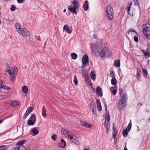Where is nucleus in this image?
Here are the masks:
<instances>
[{
    "instance_id": "nucleus-37",
    "label": "nucleus",
    "mask_w": 150,
    "mask_h": 150,
    "mask_svg": "<svg viewBox=\"0 0 150 150\" xmlns=\"http://www.w3.org/2000/svg\"><path fill=\"white\" fill-rule=\"evenodd\" d=\"M35 121L31 120H28V125H34L35 124Z\"/></svg>"
},
{
    "instance_id": "nucleus-5",
    "label": "nucleus",
    "mask_w": 150,
    "mask_h": 150,
    "mask_svg": "<svg viewBox=\"0 0 150 150\" xmlns=\"http://www.w3.org/2000/svg\"><path fill=\"white\" fill-rule=\"evenodd\" d=\"M111 53V51L107 47H104L100 52V55L101 57H103L110 56Z\"/></svg>"
},
{
    "instance_id": "nucleus-32",
    "label": "nucleus",
    "mask_w": 150,
    "mask_h": 150,
    "mask_svg": "<svg viewBox=\"0 0 150 150\" xmlns=\"http://www.w3.org/2000/svg\"><path fill=\"white\" fill-rule=\"evenodd\" d=\"M22 89L23 91L25 93H28V87L26 86H23L22 88Z\"/></svg>"
},
{
    "instance_id": "nucleus-44",
    "label": "nucleus",
    "mask_w": 150,
    "mask_h": 150,
    "mask_svg": "<svg viewBox=\"0 0 150 150\" xmlns=\"http://www.w3.org/2000/svg\"><path fill=\"white\" fill-rule=\"evenodd\" d=\"M92 111L93 115H94L95 117L97 116V114L96 108L95 109H92Z\"/></svg>"
},
{
    "instance_id": "nucleus-46",
    "label": "nucleus",
    "mask_w": 150,
    "mask_h": 150,
    "mask_svg": "<svg viewBox=\"0 0 150 150\" xmlns=\"http://www.w3.org/2000/svg\"><path fill=\"white\" fill-rule=\"evenodd\" d=\"M134 41H135L136 42H138V34L137 33V35H134Z\"/></svg>"
},
{
    "instance_id": "nucleus-22",
    "label": "nucleus",
    "mask_w": 150,
    "mask_h": 150,
    "mask_svg": "<svg viewBox=\"0 0 150 150\" xmlns=\"http://www.w3.org/2000/svg\"><path fill=\"white\" fill-rule=\"evenodd\" d=\"M0 88H3L6 90H9L11 89V88L9 86H7L4 85H2V84L1 85Z\"/></svg>"
},
{
    "instance_id": "nucleus-4",
    "label": "nucleus",
    "mask_w": 150,
    "mask_h": 150,
    "mask_svg": "<svg viewBox=\"0 0 150 150\" xmlns=\"http://www.w3.org/2000/svg\"><path fill=\"white\" fill-rule=\"evenodd\" d=\"M106 13L108 19L110 21L112 20L114 16V12L113 8L110 4L106 7Z\"/></svg>"
},
{
    "instance_id": "nucleus-1",
    "label": "nucleus",
    "mask_w": 150,
    "mask_h": 150,
    "mask_svg": "<svg viewBox=\"0 0 150 150\" xmlns=\"http://www.w3.org/2000/svg\"><path fill=\"white\" fill-rule=\"evenodd\" d=\"M18 70L16 67H12L10 69L7 70L6 71L8 72L10 75V78L11 81L13 82L16 79L17 75Z\"/></svg>"
},
{
    "instance_id": "nucleus-8",
    "label": "nucleus",
    "mask_w": 150,
    "mask_h": 150,
    "mask_svg": "<svg viewBox=\"0 0 150 150\" xmlns=\"http://www.w3.org/2000/svg\"><path fill=\"white\" fill-rule=\"evenodd\" d=\"M91 52L93 54H96L99 51L97 49L98 47L94 44H92L90 47Z\"/></svg>"
},
{
    "instance_id": "nucleus-31",
    "label": "nucleus",
    "mask_w": 150,
    "mask_h": 150,
    "mask_svg": "<svg viewBox=\"0 0 150 150\" xmlns=\"http://www.w3.org/2000/svg\"><path fill=\"white\" fill-rule=\"evenodd\" d=\"M29 120H33L35 122L36 121V117H35V114H32V116H31V117L29 119Z\"/></svg>"
},
{
    "instance_id": "nucleus-39",
    "label": "nucleus",
    "mask_w": 150,
    "mask_h": 150,
    "mask_svg": "<svg viewBox=\"0 0 150 150\" xmlns=\"http://www.w3.org/2000/svg\"><path fill=\"white\" fill-rule=\"evenodd\" d=\"M72 4L74 5V6H75L76 7L78 8V5H79V3L77 1H73Z\"/></svg>"
},
{
    "instance_id": "nucleus-13",
    "label": "nucleus",
    "mask_w": 150,
    "mask_h": 150,
    "mask_svg": "<svg viewBox=\"0 0 150 150\" xmlns=\"http://www.w3.org/2000/svg\"><path fill=\"white\" fill-rule=\"evenodd\" d=\"M75 6H73L72 7H70L68 8V10L71 12H73L76 15H77L76 9L78 8L76 7Z\"/></svg>"
},
{
    "instance_id": "nucleus-18",
    "label": "nucleus",
    "mask_w": 150,
    "mask_h": 150,
    "mask_svg": "<svg viewBox=\"0 0 150 150\" xmlns=\"http://www.w3.org/2000/svg\"><path fill=\"white\" fill-rule=\"evenodd\" d=\"M83 7L85 11L88 10V3L87 1H86L84 3Z\"/></svg>"
},
{
    "instance_id": "nucleus-51",
    "label": "nucleus",
    "mask_w": 150,
    "mask_h": 150,
    "mask_svg": "<svg viewBox=\"0 0 150 150\" xmlns=\"http://www.w3.org/2000/svg\"><path fill=\"white\" fill-rule=\"evenodd\" d=\"M140 69L139 68H138L137 70V75H140Z\"/></svg>"
},
{
    "instance_id": "nucleus-59",
    "label": "nucleus",
    "mask_w": 150,
    "mask_h": 150,
    "mask_svg": "<svg viewBox=\"0 0 150 150\" xmlns=\"http://www.w3.org/2000/svg\"><path fill=\"white\" fill-rule=\"evenodd\" d=\"M137 79H138L139 80H140V75H137Z\"/></svg>"
},
{
    "instance_id": "nucleus-47",
    "label": "nucleus",
    "mask_w": 150,
    "mask_h": 150,
    "mask_svg": "<svg viewBox=\"0 0 150 150\" xmlns=\"http://www.w3.org/2000/svg\"><path fill=\"white\" fill-rule=\"evenodd\" d=\"M115 74L114 73V72L113 71H112V72H110V76H111L113 78H115Z\"/></svg>"
},
{
    "instance_id": "nucleus-64",
    "label": "nucleus",
    "mask_w": 150,
    "mask_h": 150,
    "mask_svg": "<svg viewBox=\"0 0 150 150\" xmlns=\"http://www.w3.org/2000/svg\"><path fill=\"white\" fill-rule=\"evenodd\" d=\"M98 96L101 97L102 96L103 94H98Z\"/></svg>"
},
{
    "instance_id": "nucleus-21",
    "label": "nucleus",
    "mask_w": 150,
    "mask_h": 150,
    "mask_svg": "<svg viewBox=\"0 0 150 150\" xmlns=\"http://www.w3.org/2000/svg\"><path fill=\"white\" fill-rule=\"evenodd\" d=\"M96 92L97 94H102V89L99 86L97 87L96 89Z\"/></svg>"
},
{
    "instance_id": "nucleus-49",
    "label": "nucleus",
    "mask_w": 150,
    "mask_h": 150,
    "mask_svg": "<svg viewBox=\"0 0 150 150\" xmlns=\"http://www.w3.org/2000/svg\"><path fill=\"white\" fill-rule=\"evenodd\" d=\"M143 72L144 74V75L145 76H147V71L144 69H143Z\"/></svg>"
},
{
    "instance_id": "nucleus-36",
    "label": "nucleus",
    "mask_w": 150,
    "mask_h": 150,
    "mask_svg": "<svg viewBox=\"0 0 150 150\" xmlns=\"http://www.w3.org/2000/svg\"><path fill=\"white\" fill-rule=\"evenodd\" d=\"M32 132L35 135H36L39 132L38 129L35 128L33 129Z\"/></svg>"
},
{
    "instance_id": "nucleus-16",
    "label": "nucleus",
    "mask_w": 150,
    "mask_h": 150,
    "mask_svg": "<svg viewBox=\"0 0 150 150\" xmlns=\"http://www.w3.org/2000/svg\"><path fill=\"white\" fill-rule=\"evenodd\" d=\"M96 103L98 110L100 111H101L102 110V108L100 101L98 99H97L96 100Z\"/></svg>"
},
{
    "instance_id": "nucleus-38",
    "label": "nucleus",
    "mask_w": 150,
    "mask_h": 150,
    "mask_svg": "<svg viewBox=\"0 0 150 150\" xmlns=\"http://www.w3.org/2000/svg\"><path fill=\"white\" fill-rule=\"evenodd\" d=\"M8 147L6 146L3 145L0 146V150H6Z\"/></svg>"
},
{
    "instance_id": "nucleus-62",
    "label": "nucleus",
    "mask_w": 150,
    "mask_h": 150,
    "mask_svg": "<svg viewBox=\"0 0 150 150\" xmlns=\"http://www.w3.org/2000/svg\"><path fill=\"white\" fill-rule=\"evenodd\" d=\"M93 37L94 38H96V35H93Z\"/></svg>"
},
{
    "instance_id": "nucleus-43",
    "label": "nucleus",
    "mask_w": 150,
    "mask_h": 150,
    "mask_svg": "<svg viewBox=\"0 0 150 150\" xmlns=\"http://www.w3.org/2000/svg\"><path fill=\"white\" fill-rule=\"evenodd\" d=\"M51 138L52 140L55 141L57 139V135L56 134H54L51 136Z\"/></svg>"
},
{
    "instance_id": "nucleus-10",
    "label": "nucleus",
    "mask_w": 150,
    "mask_h": 150,
    "mask_svg": "<svg viewBox=\"0 0 150 150\" xmlns=\"http://www.w3.org/2000/svg\"><path fill=\"white\" fill-rule=\"evenodd\" d=\"M71 141L77 145H79L80 144L79 139L75 136H74Z\"/></svg>"
},
{
    "instance_id": "nucleus-33",
    "label": "nucleus",
    "mask_w": 150,
    "mask_h": 150,
    "mask_svg": "<svg viewBox=\"0 0 150 150\" xmlns=\"http://www.w3.org/2000/svg\"><path fill=\"white\" fill-rule=\"evenodd\" d=\"M71 56L72 59H76L78 57L77 54L75 53H72L71 54Z\"/></svg>"
},
{
    "instance_id": "nucleus-53",
    "label": "nucleus",
    "mask_w": 150,
    "mask_h": 150,
    "mask_svg": "<svg viewBox=\"0 0 150 150\" xmlns=\"http://www.w3.org/2000/svg\"><path fill=\"white\" fill-rule=\"evenodd\" d=\"M134 4L135 5H137L138 4L137 0H134Z\"/></svg>"
},
{
    "instance_id": "nucleus-19",
    "label": "nucleus",
    "mask_w": 150,
    "mask_h": 150,
    "mask_svg": "<svg viewBox=\"0 0 150 150\" xmlns=\"http://www.w3.org/2000/svg\"><path fill=\"white\" fill-rule=\"evenodd\" d=\"M61 131L62 133L64 134L65 136H66L67 134L69 133H70L71 134V132L69 131L67 129H61Z\"/></svg>"
},
{
    "instance_id": "nucleus-2",
    "label": "nucleus",
    "mask_w": 150,
    "mask_h": 150,
    "mask_svg": "<svg viewBox=\"0 0 150 150\" xmlns=\"http://www.w3.org/2000/svg\"><path fill=\"white\" fill-rule=\"evenodd\" d=\"M143 32L147 39H149L150 36V20L143 25Z\"/></svg>"
},
{
    "instance_id": "nucleus-50",
    "label": "nucleus",
    "mask_w": 150,
    "mask_h": 150,
    "mask_svg": "<svg viewBox=\"0 0 150 150\" xmlns=\"http://www.w3.org/2000/svg\"><path fill=\"white\" fill-rule=\"evenodd\" d=\"M28 112H25V114H24V115H23V119H25L28 116V115L30 114H28Z\"/></svg>"
},
{
    "instance_id": "nucleus-63",
    "label": "nucleus",
    "mask_w": 150,
    "mask_h": 150,
    "mask_svg": "<svg viewBox=\"0 0 150 150\" xmlns=\"http://www.w3.org/2000/svg\"><path fill=\"white\" fill-rule=\"evenodd\" d=\"M3 122V120H0V124L2 123Z\"/></svg>"
},
{
    "instance_id": "nucleus-25",
    "label": "nucleus",
    "mask_w": 150,
    "mask_h": 150,
    "mask_svg": "<svg viewBox=\"0 0 150 150\" xmlns=\"http://www.w3.org/2000/svg\"><path fill=\"white\" fill-rule=\"evenodd\" d=\"M113 129L114 132H113V137L114 139H115L117 135V131L115 128Z\"/></svg>"
},
{
    "instance_id": "nucleus-60",
    "label": "nucleus",
    "mask_w": 150,
    "mask_h": 150,
    "mask_svg": "<svg viewBox=\"0 0 150 150\" xmlns=\"http://www.w3.org/2000/svg\"><path fill=\"white\" fill-rule=\"evenodd\" d=\"M129 14L131 16H133V13H129V14Z\"/></svg>"
},
{
    "instance_id": "nucleus-42",
    "label": "nucleus",
    "mask_w": 150,
    "mask_h": 150,
    "mask_svg": "<svg viewBox=\"0 0 150 150\" xmlns=\"http://www.w3.org/2000/svg\"><path fill=\"white\" fill-rule=\"evenodd\" d=\"M128 131L126 129L123 131V135L124 137H125L128 134Z\"/></svg>"
},
{
    "instance_id": "nucleus-27",
    "label": "nucleus",
    "mask_w": 150,
    "mask_h": 150,
    "mask_svg": "<svg viewBox=\"0 0 150 150\" xmlns=\"http://www.w3.org/2000/svg\"><path fill=\"white\" fill-rule=\"evenodd\" d=\"M110 91L112 94H116L117 92V90L115 87H111Z\"/></svg>"
},
{
    "instance_id": "nucleus-9",
    "label": "nucleus",
    "mask_w": 150,
    "mask_h": 150,
    "mask_svg": "<svg viewBox=\"0 0 150 150\" xmlns=\"http://www.w3.org/2000/svg\"><path fill=\"white\" fill-rule=\"evenodd\" d=\"M88 59V57L87 55H84L83 56L82 60L83 64L85 65L86 63H88L89 61Z\"/></svg>"
},
{
    "instance_id": "nucleus-12",
    "label": "nucleus",
    "mask_w": 150,
    "mask_h": 150,
    "mask_svg": "<svg viewBox=\"0 0 150 150\" xmlns=\"http://www.w3.org/2000/svg\"><path fill=\"white\" fill-rule=\"evenodd\" d=\"M63 29L69 34H70L72 32V30L70 29L67 25H65L63 27Z\"/></svg>"
},
{
    "instance_id": "nucleus-58",
    "label": "nucleus",
    "mask_w": 150,
    "mask_h": 150,
    "mask_svg": "<svg viewBox=\"0 0 150 150\" xmlns=\"http://www.w3.org/2000/svg\"><path fill=\"white\" fill-rule=\"evenodd\" d=\"M42 115L44 117L47 116V114L45 113H44L43 112H42Z\"/></svg>"
},
{
    "instance_id": "nucleus-54",
    "label": "nucleus",
    "mask_w": 150,
    "mask_h": 150,
    "mask_svg": "<svg viewBox=\"0 0 150 150\" xmlns=\"http://www.w3.org/2000/svg\"><path fill=\"white\" fill-rule=\"evenodd\" d=\"M18 3H22L23 2L24 0H17Z\"/></svg>"
},
{
    "instance_id": "nucleus-3",
    "label": "nucleus",
    "mask_w": 150,
    "mask_h": 150,
    "mask_svg": "<svg viewBox=\"0 0 150 150\" xmlns=\"http://www.w3.org/2000/svg\"><path fill=\"white\" fill-rule=\"evenodd\" d=\"M121 96V99L118 105L119 110H122L125 108L127 104V94H122Z\"/></svg>"
},
{
    "instance_id": "nucleus-61",
    "label": "nucleus",
    "mask_w": 150,
    "mask_h": 150,
    "mask_svg": "<svg viewBox=\"0 0 150 150\" xmlns=\"http://www.w3.org/2000/svg\"><path fill=\"white\" fill-rule=\"evenodd\" d=\"M124 150H128L126 148V146H125V147H124Z\"/></svg>"
},
{
    "instance_id": "nucleus-48",
    "label": "nucleus",
    "mask_w": 150,
    "mask_h": 150,
    "mask_svg": "<svg viewBox=\"0 0 150 150\" xmlns=\"http://www.w3.org/2000/svg\"><path fill=\"white\" fill-rule=\"evenodd\" d=\"M11 6V10L12 11H15L16 9L15 6L14 5H12Z\"/></svg>"
},
{
    "instance_id": "nucleus-57",
    "label": "nucleus",
    "mask_w": 150,
    "mask_h": 150,
    "mask_svg": "<svg viewBox=\"0 0 150 150\" xmlns=\"http://www.w3.org/2000/svg\"><path fill=\"white\" fill-rule=\"evenodd\" d=\"M123 92V91L122 89L120 88L119 89V94H121Z\"/></svg>"
},
{
    "instance_id": "nucleus-41",
    "label": "nucleus",
    "mask_w": 150,
    "mask_h": 150,
    "mask_svg": "<svg viewBox=\"0 0 150 150\" xmlns=\"http://www.w3.org/2000/svg\"><path fill=\"white\" fill-rule=\"evenodd\" d=\"M132 127V123L131 122H129L128 124V125L126 129L129 132L131 129Z\"/></svg>"
},
{
    "instance_id": "nucleus-23",
    "label": "nucleus",
    "mask_w": 150,
    "mask_h": 150,
    "mask_svg": "<svg viewBox=\"0 0 150 150\" xmlns=\"http://www.w3.org/2000/svg\"><path fill=\"white\" fill-rule=\"evenodd\" d=\"M130 32H133L132 34V35H137V33L134 29H130L127 31V33L129 34Z\"/></svg>"
},
{
    "instance_id": "nucleus-17",
    "label": "nucleus",
    "mask_w": 150,
    "mask_h": 150,
    "mask_svg": "<svg viewBox=\"0 0 150 150\" xmlns=\"http://www.w3.org/2000/svg\"><path fill=\"white\" fill-rule=\"evenodd\" d=\"M141 51L144 54V56L146 58H149L150 57V53L145 52L144 50L141 49Z\"/></svg>"
},
{
    "instance_id": "nucleus-56",
    "label": "nucleus",
    "mask_w": 150,
    "mask_h": 150,
    "mask_svg": "<svg viewBox=\"0 0 150 150\" xmlns=\"http://www.w3.org/2000/svg\"><path fill=\"white\" fill-rule=\"evenodd\" d=\"M130 6H128L127 7V12H128V14H129V12L130 11Z\"/></svg>"
},
{
    "instance_id": "nucleus-20",
    "label": "nucleus",
    "mask_w": 150,
    "mask_h": 150,
    "mask_svg": "<svg viewBox=\"0 0 150 150\" xmlns=\"http://www.w3.org/2000/svg\"><path fill=\"white\" fill-rule=\"evenodd\" d=\"M61 143L59 144L60 146L62 148H64L66 145V143L63 139H61Z\"/></svg>"
},
{
    "instance_id": "nucleus-11",
    "label": "nucleus",
    "mask_w": 150,
    "mask_h": 150,
    "mask_svg": "<svg viewBox=\"0 0 150 150\" xmlns=\"http://www.w3.org/2000/svg\"><path fill=\"white\" fill-rule=\"evenodd\" d=\"M12 150H27L25 146L23 145L19 146L18 147H14Z\"/></svg>"
},
{
    "instance_id": "nucleus-45",
    "label": "nucleus",
    "mask_w": 150,
    "mask_h": 150,
    "mask_svg": "<svg viewBox=\"0 0 150 150\" xmlns=\"http://www.w3.org/2000/svg\"><path fill=\"white\" fill-rule=\"evenodd\" d=\"M74 82L76 85H77L78 82L76 76L74 77Z\"/></svg>"
},
{
    "instance_id": "nucleus-30",
    "label": "nucleus",
    "mask_w": 150,
    "mask_h": 150,
    "mask_svg": "<svg viewBox=\"0 0 150 150\" xmlns=\"http://www.w3.org/2000/svg\"><path fill=\"white\" fill-rule=\"evenodd\" d=\"M112 84L113 85H116L117 84L116 79L115 78H112L111 80Z\"/></svg>"
},
{
    "instance_id": "nucleus-40",
    "label": "nucleus",
    "mask_w": 150,
    "mask_h": 150,
    "mask_svg": "<svg viewBox=\"0 0 150 150\" xmlns=\"http://www.w3.org/2000/svg\"><path fill=\"white\" fill-rule=\"evenodd\" d=\"M33 110V109L32 107H30L27 109L26 112H28V114H30V112L32 111Z\"/></svg>"
},
{
    "instance_id": "nucleus-24",
    "label": "nucleus",
    "mask_w": 150,
    "mask_h": 150,
    "mask_svg": "<svg viewBox=\"0 0 150 150\" xmlns=\"http://www.w3.org/2000/svg\"><path fill=\"white\" fill-rule=\"evenodd\" d=\"M89 105L92 109L96 108V105L95 103L93 102H91L90 103Z\"/></svg>"
},
{
    "instance_id": "nucleus-35",
    "label": "nucleus",
    "mask_w": 150,
    "mask_h": 150,
    "mask_svg": "<svg viewBox=\"0 0 150 150\" xmlns=\"http://www.w3.org/2000/svg\"><path fill=\"white\" fill-rule=\"evenodd\" d=\"M90 76L91 79L93 80H94L95 79L96 77V74L94 72H91L90 74Z\"/></svg>"
},
{
    "instance_id": "nucleus-6",
    "label": "nucleus",
    "mask_w": 150,
    "mask_h": 150,
    "mask_svg": "<svg viewBox=\"0 0 150 150\" xmlns=\"http://www.w3.org/2000/svg\"><path fill=\"white\" fill-rule=\"evenodd\" d=\"M108 114L105 116V123L104 124V125L107 129V133L108 132V130L110 127V117L108 112Z\"/></svg>"
},
{
    "instance_id": "nucleus-34",
    "label": "nucleus",
    "mask_w": 150,
    "mask_h": 150,
    "mask_svg": "<svg viewBox=\"0 0 150 150\" xmlns=\"http://www.w3.org/2000/svg\"><path fill=\"white\" fill-rule=\"evenodd\" d=\"M115 66L119 67L120 66V62L119 60H117L115 61Z\"/></svg>"
},
{
    "instance_id": "nucleus-26",
    "label": "nucleus",
    "mask_w": 150,
    "mask_h": 150,
    "mask_svg": "<svg viewBox=\"0 0 150 150\" xmlns=\"http://www.w3.org/2000/svg\"><path fill=\"white\" fill-rule=\"evenodd\" d=\"M19 105L20 102H19L13 101L11 103V105L13 107L18 106Z\"/></svg>"
},
{
    "instance_id": "nucleus-7",
    "label": "nucleus",
    "mask_w": 150,
    "mask_h": 150,
    "mask_svg": "<svg viewBox=\"0 0 150 150\" xmlns=\"http://www.w3.org/2000/svg\"><path fill=\"white\" fill-rule=\"evenodd\" d=\"M18 33L22 36L24 37H28L30 36V34L29 31L26 29L23 28Z\"/></svg>"
},
{
    "instance_id": "nucleus-14",
    "label": "nucleus",
    "mask_w": 150,
    "mask_h": 150,
    "mask_svg": "<svg viewBox=\"0 0 150 150\" xmlns=\"http://www.w3.org/2000/svg\"><path fill=\"white\" fill-rule=\"evenodd\" d=\"M81 123L82 125L85 126L87 128H90L91 127V125L89 123L85 121H81Z\"/></svg>"
},
{
    "instance_id": "nucleus-52",
    "label": "nucleus",
    "mask_w": 150,
    "mask_h": 150,
    "mask_svg": "<svg viewBox=\"0 0 150 150\" xmlns=\"http://www.w3.org/2000/svg\"><path fill=\"white\" fill-rule=\"evenodd\" d=\"M146 52H149L150 53V48L149 47H147V49L145 51Z\"/></svg>"
},
{
    "instance_id": "nucleus-15",
    "label": "nucleus",
    "mask_w": 150,
    "mask_h": 150,
    "mask_svg": "<svg viewBox=\"0 0 150 150\" xmlns=\"http://www.w3.org/2000/svg\"><path fill=\"white\" fill-rule=\"evenodd\" d=\"M15 26L16 27V29L18 33L20 32L19 31H21V30H22V28H21V24L19 23H16L15 24Z\"/></svg>"
},
{
    "instance_id": "nucleus-28",
    "label": "nucleus",
    "mask_w": 150,
    "mask_h": 150,
    "mask_svg": "<svg viewBox=\"0 0 150 150\" xmlns=\"http://www.w3.org/2000/svg\"><path fill=\"white\" fill-rule=\"evenodd\" d=\"M26 142V141L25 140H23L21 141H18L17 143V145H19V146L23 145V144H24Z\"/></svg>"
},
{
    "instance_id": "nucleus-55",
    "label": "nucleus",
    "mask_w": 150,
    "mask_h": 150,
    "mask_svg": "<svg viewBox=\"0 0 150 150\" xmlns=\"http://www.w3.org/2000/svg\"><path fill=\"white\" fill-rule=\"evenodd\" d=\"M147 64L148 67L150 68V60L148 61Z\"/></svg>"
},
{
    "instance_id": "nucleus-29",
    "label": "nucleus",
    "mask_w": 150,
    "mask_h": 150,
    "mask_svg": "<svg viewBox=\"0 0 150 150\" xmlns=\"http://www.w3.org/2000/svg\"><path fill=\"white\" fill-rule=\"evenodd\" d=\"M74 136L73 135V134L71 132V134L70 133H68L65 137L71 140Z\"/></svg>"
}]
</instances>
